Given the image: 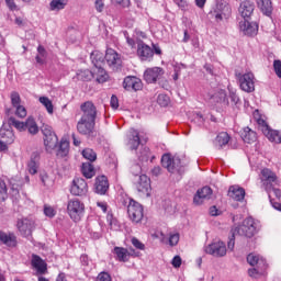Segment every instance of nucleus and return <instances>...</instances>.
<instances>
[{
  "instance_id": "4468645a",
  "label": "nucleus",
  "mask_w": 281,
  "mask_h": 281,
  "mask_svg": "<svg viewBox=\"0 0 281 281\" xmlns=\"http://www.w3.org/2000/svg\"><path fill=\"white\" fill-rule=\"evenodd\" d=\"M164 76V68L161 67H153V68H147L144 71V80L148 85H155L157 80H159Z\"/></svg>"
},
{
  "instance_id": "de8ad7c7",
  "label": "nucleus",
  "mask_w": 281,
  "mask_h": 281,
  "mask_svg": "<svg viewBox=\"0 0 281 281\" xmlns=\"http://www.w3.org/2000/svg\"><path fill=\"white\" fill-rule=\"evenodd\" d=\"M8 199V186L5 180L0 178V201H5Z\"/></svg>"
},
{
  "instance_id": "864d4df0",
  "label": "nucleus",
  "mask_w": 281,
  "mask_h": 281,
  "mask_svg": "<svg viewBox=\"0 0 281 281\" xmlns=\"http://www.w3.org/2000/svg\"><path fill=\"white\" fill-rule=\"evenodd\" d=\"M134 82H135V77H126L123 81L124 89H126L127 91H131V89H133Z\"/></svg>"
},
{
  "instance_id": "39448f33",
  "label": "nucleus",
  "mask_w": 281,
  "mask_h": 281,
  "mask_svg": "<svg viewBox=\"0 0 281 281\" xmlns=\"http://www.w3.org/2000/svg\"><path fill=\"white\" fill-rule=\"evenodd\" d=\"M67 214L75 223H78L85 216V203L78 199H71L67 203Z\"/></svg>"
},
{
  "instance_id": "37998d69",
  "label": "nucleus",
  "mask_w": 281,
  "mask_h": 281,
  "mask_svg": "<svg viewBox=\"0 0 281 281\" xmlns=\"http://www.w3.org/2000/svg\"><path fill=\"white\" fill-rule=\"evenodd\" d=\"M8 124L9 126H13L14 128H16V131H20L21 133L25 131V122L15 120L13 116L8 119Z\"/></svg>"
},
{
  "instance_id": "e2e57ef3",
  "label": "nucleus",
  "mask_w": 281,
  "mask_h": 281,
  "mask_svg": "<svg viewBox=\"0 0 281 281\" xmlns=\"http://www.w3.org/2000/svg\"><path fill=\"white\" fill-rule=\"evenodd\" d=\"M142 87H143L142 79L135 77L134 83L132 86V90L133 91H139V90H142Z\"/></svg>"
},
{
  "instance_id": "9b49d317",
  "label": "nucleus",
  "mask_w": 281,
  "mask_h": 281,
  "mask_svg": "<svg viewBox=\"0 0 281 281\" xmlns=\"http://www.w3.org/2000/svg\"><path fill=\"white\" fill-rule=\"evenodd\" d=\"M77 131L80 135L91 137L93 135V131H95V121L81 117L77 123Z\"/></svg>"
},
{
  "instance_id": "a19ab883",
  "label": "nucleus",
  "mask_w": 281,
  "mask_h": 281,
  "mask_svg": "<svg viewBox=\"0 0 281 281\" xmlns=\"http://www.w3.org/2000/svg\"><path fill=\"white\" fill-rule=\"evenodd\" d=\"M77 78H78V80L89 81V80H93V78H95V74H93V71H91L89 69L79 70L77 72Z\"/></svg>"
},
{
  "instance_id": "c85d7f7f",
  "label": "nucleus",
  "mask_w": 281,
  "mask_h": 281,
  "mask_svg": "<svg viewBox=\"0 0 281 281\" xmlns=\"http://www.w3.org/2000/svg\"><path fill=\"white\" fill-rule=\"evenodd\" d=\"M228 196L234 201H243L245 199V189L239 186H232L228 189Z\"/></svg>"
},
{
  "instance_id": "09e8293b",
  "label": "nucleus",
  "mask_w": 281,
  "mask_h": 281,
  "mask_svg": "<svg viewBox=\"0 0 281 281\" xmlns=\"http://www.w3.org/2000/svg\"><path fill=\"white\" fill-rule=\"evenodd\" d=\"M157 103L160 106H168V104H170V97L166 94H159L157 98Z\"/></svg>"
},
{
  "instance_id": "0eeeda50",
  "label": "nucleus",
  "mask_w": 281,
  "mask_h": 281,
  "mask_svg": "<svg viewBox=\"0 0 281 281\" xmlns=\"http://www.w3.org/2000/svg\"><path fill=\"white\" fill-rule=\"evenodd\" d=\"M204 251L213 258H223L227 256V246L223 241H213L204 247Z\"/></svg>"
},
{
  "instance_id": "5701e85b",
  "label": "nucleus",
  "mask_w": 281,
  "mask_h": 281,
  "mask_svg": "<svg viewBox=\"0 0 281 281\" xmlns=\"http://www.w3.org/2000/svg\"><path fill=\"white\" fill-rule=\"evenodd\" d=\"M247 262L250 267H257V269H268L267 260L260 255L249 254L247 256Z\"/></svg>"
},
{
  "instance_id": "dca6fc26",
  "label": "nucleus",
  "mask_w": 281,
  "mask_h": 281,
  "mask_svg": "<svg viewBox=\"0 0 281 281\" xmlns=\"http://www.w3.org/2000/svg\"><path fill=\"white\" fill-rule=\"evenodd\" d=\"M239 32H243L245 36H256L258 34V23L249 22L247 20L239 21Z\"/></svg>"
},
{
  "instance_id": "c756f323",
  "label": "nucleus",
  "mask_w": 281,
  "mask_h": 281,
  "mask_svg": "<svg viewBox=\"0 0 281 281\" xmlns=\"http://www.w3.org/2000/svg\"><path fill=\"white\" fill-rule=\"evenodd\" d=\"M241 138L246 144H254L258 139L256 132L249 127H245L241 132Z\"/></svg>"
},
{
  "instance_id": "680f3d73",
  "label": "nucleus",
  "mask_w": 281,
  "mask_h": 281,
  "mask_svg": "<svg viewBox=\"0 0 281 281\" xmlns=\"http://www.w3.org/2000/svg\"><path fill=\"white\" fill-rule=\"evenodd\" d=\"M273 69L278 78H281V60L280 59H276L273 61Z\"/></svg>"
},
{
  "instance_id": "338daca9",
  "label": "nucleus",
  "mask_w": 281,
  "mask_h": 281,
  "mask_svg": "<svg viewBox=\"0 0 281 281\" xmlns=\"http://www.w3.org/2000/svg\"><path fill=\"white\" fill-rule=\"evenodd\" d=\"M176 5L180 8V10H188V1L187 0H173Z\"/></svg>"
},
{
  "instance_id": "603ef678",
  "label": "nucleus",
  "mask_w": 281,
  "mask_h": 281,
  "mask_svg": "<svg viewBox=\"0 0 281 281\" xmlns=\"http://www.w3.org/2000/svg\"><path fill=\"white\" fill-rule=\"evenodd\" d=\"M14 109H15V115H16L18 117H21V119L27 117V110L25 109V106H23V105H18V106H15Z\"/></svg>"
},
{
  "instance_id": "6e6d98bb",
  "label": "nucleus",
  "mask_w": 281,
  "mask_h": 281,
  "mask_svg": "<svg viewBox=\"0 0 281 281\" xmlns=\"http://www.w3.org/2000/svg\"><path fill=\"white\" fill-rule=\"evenodd\" d=\"M29 172L30 175H36V172H38V164L35 160H30Z\"/></svg>"
},
{
  "instance_id": "cd10ccee",
  "label": "nucleus",
  "mask_w": 281,
  "mask_h": 281,
  "mask_svg": "<svg viewBox=\"0 0 281 281\" xmlns=\"http://www.w3.org/2000/svg\"><path fill=\"white\" fill-rule=\"evenodd\" d=\"M31 265L34 269H36L40 276L47 273V263L37 255L32 256Z\"/></svg>"
},
{
  "instance_id": "f8f14e48",
  "label": "nucleus",
  "mask_w": 281,
  "mask_h": 281,
  "mask_svg": "<svg viewBox=\"0 0 281 281\" xmlns=\"http://www.w3.org/2000/svg\"><path fill=\"white\" fill-rule=\"evenodd\" d=\"M105 60L113 71H117L122 67V57L112 48L106 49Z\"/></svg>"
},
{
  "instance_id": "7ed1b4c3",
  "label": "nucleus",
  "mask_w": 281,
  "mask_h": 281,
  "mask_svg": "<svg viewBox=\"0 0 281 281\" xmlns=\"http://www.w3.org/2000/svg\"><path fill=\"white\" fill-rule=\"evenodd\" d=\"M258 229V224L254 221L252 217H247L244 220L243 225L237 226L232 229L233 236H246L247 238H251L256 235Z\"/></svg>"
},
{
  "instance_id": "b1692460",
  "label": "nucleus",
  "mask_w": 281,
  "mask_h": 281,
  "mask_svg": "<svg viewBox=\"0 0 281 281\" xmlns=\"http://www.w3.org/2000/svg\"><path fill=\"white\" fill-rule=\"evenodd\" d=\"M276 181H278L276 172L267 168L261 170V182L266 186V190H269L271 183H276Z\"/></svg>"
},
{
  "instance_id": "49530a36",
  "label": "nucleus",
  "mask_w": 281,
  "mask_h": 281,
  "mask_svg": "<svg viewBox=\"0 0 281 281\" xmlns=\"http://www.w3.org/2000/svg\"><path fill=\"white\" fill-rule=\"evenodd\" d=\"M82 157H85V159H87L88 161H95V159H98V155L91 148L83 149Z\"/></svg>"
},
{
  "instance_id": "7c9ffc66",
  "label": "nucleus",
  "mask_w": 281,
  "mask_h": 281,
  "mask_svg": "<svg viewBox=\"0 0 281 281\" xmlns=\"http://www.w3.org/2000/svg\"><path fill=\"white\" fill-rule=\"evenodd\" d=\"M257 5L266 16H270L273 12V4L271 3V0H257Z\"/></svg>"
},
{
  "instance_id": "bb28decb",
  "label": "nucleus",
  "mask_w": 281,
  "mask_h": 281,
  "mask_svg": "<svg viewBox=\"0 0 281 281\" xmlns=\"http://www.w3.org/2000/svg\"><path fill=\"white\" fill-rule=\"evenodd\" d=\"M0 243L5 247L14 248L16 247V235L11 232H0Z\"/></svg>"
},
{
  "instance_id": "58836bf2",
  "label": "nucleus",
  "mask_w": 281,
  "mask_h": 281,
  "mask_svg": "<svg viewBox=\"0 0 281 281\" xmlns=\"http://www.w3.org/2000/svg\"><path fill=\"white\" fill-rule=\"evenodd\" d=\"M67 155H69V140L63 138L59 143L57 156L58 157H67Z\"/></svg>"
},
{
  "instance_id": "5fc2aeb1",
  "label": "nucleus",
  "mask_w": 281,
  "mask_h": 281,
  "mask_svg": "<svg viewBox=\"0 0 281 281\" xmlns=\"http://www.w3.org/2000/svg\"><path fill=\"white\" fill-rule=\"evenodd\" d=\"M11 104L13 108L21 105V95L19 92L11 93Z\"/></svg>"
},
{
  "instance_id": "c9c22d12",
  "label": "nucleus",
  "mask_w": 281,
  "mask_h": 281,
  "mask_svg": "<svg viewBox=\"0 0 281 281\" xmlns=\"http://www.w3.org/2000/svg\"><path fill=\"white\" fill-rule=\"evenodd\" d=\"M0 140L5 142V144H12L14 142V132L10 128H1Z\"/></svg>"
},
{
  "instance_id": "052dcab7",
  "label": "nucleus",
  "mask_w": 281,
  "mask_h": 281,
  "mask_svg": "<svg viewBox=\"0 0 281 281\" xmlns=\"http://www.w3.org/2000/svg\"><path fill=\"white\" fill-rule=\"evenodd\" d=\"M44 214L45 216H48V218H54V216H56V210L52 206H45Z\"/></svg>"
},
{
  "instance_id": "c03bdc74",
  "label": "nucleus",
  "mask_w": 281,
  "mask_h": 281,
  "mask_svg": "<svg viewBox=\"0 0 281 281\" xmlns=\"http://www.w3.org/2000/svg\"><path fill=\"white\" fill-rule=\"evenodd\" d=\"M47 58V50H45V47L40 45L37 47V56L35 57V60L38 65L45 64V59Z\"/></svg>"
},
{
  "instance_id": "20e7f679",
  "label": "nucleus",
  "mask_w": 281,
  "mask_h": 281,
  "mask_svg": "<svg viewBox=\"0 0 281 281\" xmlns=\"http://www.w3.org/2000/svg\"><path fill=\"white\" fill-rule=\"evenodd\" d=\"M127 216L134 225H139L144 221V206L133 199H127Z\"/></svg>"
},
{
  "instance_id": "9d476101",
  "label": "nucleus",
  "mask_w": 281,
  "mask_h": 281,
  "mask_svg": "<svg viewBox=\"0 0 281 281\" xmlns=\"http://www.w3.org/2000/svg\"><path fill=\"white\" fill-rule=\"evenodd\" d=\"M113 254L119 262H128L131 256H133L134 258H137V256H139V251H135V249L133 248L126 249L124 247H114Z\"/></svg>"
},
{
  "instance_id": "ddd939ff",
  "label": "nucleus",
  "mask_w": 281,
  "mask_h": 281,
  "mask_svg": "<svg viewBox=\"0 0 281 281\" xmlns=\"http://www.w3.org/2000/svg\"><path fill=\"white\" fill-rule=\"evenodd\" d=\"M81 109V119L83 120H90L92 122H95V117H98V109L91 101H87L80 106Z\"/></svg>"
},
{
  "instance_id": "f03ea898",
  "label": "nucleus",
  "mask_w": 281,
  "mask_h": 281,
  "mask_svg": "<svg viewBox=\"0 0 281 281\" xmlns=\"http://www.w3.org/2000/svg\"><path fill=\"white\" fill-rule=\"evenodd\" d=\"M254 117L257 120V124H259L261 132L269 142H272V144H281V133L279 131L271 130L265 119L260 116V112L258 110L254 112Z\"/></svg>"
},
{
  "instance_id": "f704fd0d",
  "label": "nucleus",
  "mask_w": 281,
  "mask_h": 281,
  "mask_svg": "<svg viewBox=\"0 0 281 281\" xmlns=\"http://www.w3.org/2000/svg\"><path fill=\"white\" fill-rule=\"evenodd\" d=\"M92 74H94V78L97 82H106L109 80V75L106 74V70L102 68V66L94 67Z\"/></svg>"
},
{
  "instance_id": "ea45409f",
  "label": "nucleus",
  "mask_w": 281,
  "mask_h": 281,
  "mask_svg": "<svg viewBox=\"0 0 281 281\" xmlns=\"http://www.w3.org/2000/svg\"><path fill=\"white\" fill-rule=\"evenodd\" d=\"M67 5V0H52L49 3V10L52 12H59V10H65Z\"/></svg>"
},
{
  "instance_id": "a211bd4d",
  "label": "nucleus",
  "mask_w": 281,
  "mask_h": 281,
  "mask_svg": "<svg viewBox=\"0 0 281 281\" xmlns=\"http://www.w3.org/2000/svg\"><path fill=\"white\" fill-rule=\"evenodd\" d=\"M227 100H228V104H225V106H232V109H240V97H238V92L236 90V88L232 87V85L227 86Z\"/></svg>"
},
{
  "instance_id": "aec40b11",
  "label": "nucleus",
  "mask_w": 281,
  "mask_h": 281,
  "mask_svg": "<svg viewBox=\"0 0 281 281\" xmlns=\"http://www.w3.org/2000/svg\"><path fill=\"white\" fill-rule=\"evenodd\" d=\"M212 199V188L204 187L196 191V194L193 198V203L195 205H203L204 201Z\"/></svg>"
},
{
  "instance_id": "2f4dec72",
  "label": "nucleus",
  "mask_w": 281,
  "mask_h": 281,
  "mask_svg": "<svg viewBox=\"0 0 281 281\" xmlns=\"http://www.w3.org/2000/svg\"><path fill=\"white\" fill-rule=\"evenodd\" d=\"M90 58L92 60V65L97 67H102L104 65L105 56L100 50H94L91 53Z\"/></svg>"
},
{
  "instance_id": "0e129e2a",
  "label": "nucleus",
  "mask_w": 281,
  "mask_h": 281,
  "mask_svg": "<svg viewBox=\"0 0 281 281\" xmlns=\"http://www.w3.org/2000/svg\"><path fill=\"white\" fill-rule=\"evenodd\" d=\"M95 281H111V274L109 272H101L98 274Z\"/></svg>"
},
{
  "instance_id": "4c0bfd02",
  "label": "nucleus",
  "mask_w": 281,
  "mask_h": 281,
  "mask_svg": "<svg viewBox=\"0 0 281 281\" xmlns=\"http://www.w3.org/2000/svg\"><path fill=\"white\" fill-rule=\"evenodd\" d=\"M81 172L86 179H92L95 176V169L91 162H83L81 167Z\"/></svg>"
},
{
  "instance_id": "79ce46f5",
  "label": "nucleus",
  "mask_w": 281,
  "mask_h": 281,
  "mask_svg": "<svg viewBox=\"0 0 281 281\" xmlns=\"http://www.w3.org/2000/svg\"><path fill=\"white\" fill-rule=\"evenodd\" d=\"M267 273V269H262V268H250L248 269V276L250 278H254L255 280H258V278H262V276H265Z\"/></svg>"
},
{
  "instance_id": "412c9836",
  "label": "nucleus",
  "mask_w": 281,
  "mask_h": 281,
  "mask_svg": "<svg viewBox=\"0 0 281 281\" xmlns=\"http://www.w3.org/2000/svg\"><path fill=\"white\" fill-rule=\"evenodd\" d=\"M211 102L215 106H225V104H229V99H227V92L223 89L215 91L211 95Z\"/></svg>"
},
{
  "instance_id": "a18cd8bd",
  "label": "nucleus",
  "mask_w": 281,
  "mask_h": 281,
  "mask_svg": "<svg viewBox=\"0 0 281 281\" xmlns=\"http://www.w3.org/2000/svg\"><path fill=\"white\" fill-rule=\"evenodd\" d=\"M40 102H41V104H43V106H45V109H46L47 113H49V115H52L54 113V104L52 103V100H49V98L41 97Z\"/></svg>"
},
{
  "instance_id": "a878e982",
  "label": "nucleus",
  "mask_w": 281,
  "mask_h": 281,
  "mask_svg": "<svg viewBox=\"0 0 281 281\" xmlns=\"http://www.w3.org/2000/svg\"><path fill=\"white\" fill-rule=\"evenodd\" d=\"M127 139V145L132 150H137V148H139V144H142V137L139 136V132H137L135 128H131L128 131Z\"/></svg>"
},
{
  "instance_id": "e433bc0d",
  "label": "nucleus",
  "mask_w": 281,
  "mask_h": 281,
  "mask_svg": "<svg viewBox=\"0 0 281 281\" xmlns=\"http://www.w3.org/2000/svg\"><path fill=\"white\" fill-rule=\"evenodd\" d=\"M214 144L218 148H223V146H227V144H229V134H227L226 132L220 133L216 136Z\"/></svg>"
},
{
  "instance_id": "bf43d9fd",
  "label": "nucleus",
  "mask_w": 281,
  "mask_h": 281,
  "mask_svg": "<svg viewBox=\"0 0 281 281\" xmlns=\"http://www.w3.org/2000/svg\"><path fill=\"white\" fill-rule=\"evenodd\" d=\"M194 124H198V126H203V123L205 122V119L203 117V114L200 112H196L193 117Z\"/></svg>"
},
{
  "instance_id": "1a4fd4ad",
  "label": "nucleus",
  "mask_w": 281,
  "mask_h": 281,
  "mask_svg": "<svg viewBox=\"0 0 281 281\" xmlns=\"http://www.w3.org/2000/svg\"><path fill=\"white\" fill-rule=\"evenodd\" d=\"M89 192V186L82 178H75L70 186V193L74 196H85Z\"/></svg>"
},
{
  "instance_id": "3c124183",
  "label": "nucleus",
  "mask_w": 281,
  "mask_h": 281,
  "mask_svg": "<svg viewBox=\"0 0 281 281\" xmlns=\"http://www.w3.org/2000/svg\"><path fill=\"white\" fill-rule=\"evenodd\" d=\"M42 133H43L44 137H52V135H56V133H54V130L52 128V126H49L47 124L42 125Z\"/></svg>"
},
{
  "instance_id": "69168bd1",
  "label": "nucleus",
  "mask_w": 281,
  "mask_h": 281,
  "mask_svg": "<svg viewBox=\"0 0 281 281\" xmlns=\"http://www.w3.org/2000/svg\"><path fill=\"white\" fill-rule=\"evenodd\" d=\"M94 8L97 12H104V0H95Z\"/></svg>"
},
{
  "instance_id": "6e6552de",
  "label": "nucleus",
  "mask_w": 281,
  "mask_h": 281,
  "mask_svg": "<svg viewBox=\"0 0 281 281\" xmlns=\"http://www.w3.org/2000/svg\"><path fill=\"white\" fill-rule=\"evenodd\" d=\"M239 87L246 93H254L256 91V77L252 72L238 75Z\"/></svg>"
},
{
  "instance_id": "4be33fe9",
  "label": "nucleus",
  "mask_w": 281,
  "mask_h": 281,
  "mask_svg": "<svg viewBox=\"0 0 281 281\" xmlns=\"http://www.w3.org/2000/svg\"><path fill=\"white\" fill-rule=\"evenodd\" d=\"M255 8L256 5L254 4V2L245 0L239 4L238 13L244 20H246L254 14Z\"/></svg>"
},
{
  "instance_id": "6ab92c4d",
  "label": "nucleus",
  "mask_w": 281,
  "mask_h": 281,
  "mask_svg": "<svg viewBox=\"0 0 281 281\" xmlns=\"http://www.w3.org/2000/svg\"><path fill=\"white\" fill-rule=\"evenodd\" d=\"M136 190L140 192V194L150 196V178L146 175L139 176L136 182Z\"/></svg>"
},
{
  "instance_id": "774afa93",
  "label": "nucleus",
  "mask_w": 281,
  "mask_h": 281,
  "mask_svg": "<svg viewBox=\"0 0 281 281\" xmlns=\"http://www.w3.org/2000/svg\"><path fill=\"white\" fill-rule=\"evenodd\" d=\"M181 257L180 256H175L171 260V265L172 267H175V269H179V267H181Z\"/></svg>"
},
{
  "instance_id": "8fccbe9b",
  "label": "nucleus",
  "mask_w": 281,
  "mask_h": 281,
  "mask_svg": "<svg viewBox=\"0 0 281 281\" xmlns=\"http://www.w3.org/2000/svg\"><path fill=\"white\" fill-rule=\"evenodd\" d=\"M138 159L140 161H148V159H150V149L148 147H144L140 150V155L138 156Z\"/></svg>"
},
{
  "instance_id": "4d7b16f0",
  "label": "nucleus",
  "mask_w": 281,
  "mask_h": 281,
  "mask_svg": "<svg viewBox=\"0 0 281 281\" xmlns=\"http://www.w3.org/2000/svg\"><path fill=\"white\" fill-rule=\"evenodd\" d=\"M132 245L133 247H135L136 249H139L140 251H144L146 249V246L144 245V243L139 241L137 237L132 238Z\"/></svg>"
},
{
  "instance_id": "2eb2a0df",
  "label": "nucleus",
  "mask_w": 281,
  "mask_h": 281,
  "mask_svg": "<svg viewBox=\"0 0 281 281\" xmlns=\"http://www.w3.org/2000/svg\"><path fill=\"white\" fill-rule=\"evenodd\" d=\"M16 227L21 236L27 237L32 236V231L34 229V220L32 218H22L16 223Z\"/></svg>"
},
{
  "instance_id": "13d9d810",
  "label": "nucleus",
  "mask_w": 281,
  "mask_h": 281,
  "mask_svg": "<svg viewBox=\"0 0 281 281\" xmlns=\"http://www.w3.org/2000/svg\"><path fill=\"white\" fill-rule=\"evenodd\" d=\"M169 245H170V247H175V246L179 245V234L178 233L170 234Z\"/></svg>"
},
{
  "instance_id": "423d86ee",
  "label": "nucleus",
  "mask_w": 281,
  "mask_h": 281,
  "mask_svg": "<svg viewBox=\"0 0 281 281\" xmlns=\"http://www.w3.org/2000/svg\"><path fill=\"white\" fill-rule=\"evenodd\" d=\"M211 14L214 16L217 23H221V21L229 19L232 15V8L229 4H227V2H217L213 8V11H211Z\"/></svg>"
},
{
  "instance_id": "473e14b6",
  "label": "nucleus",
  "mask_w": 281,
  "mask_h": 281,
  "mask_svg": "<svg viewBox=\"0 0 281 281\" xmlns=\"http://www.w3.org/2000/svg\"><path fill=\"white\" fill-rule=\"evenodd\" d=\"M44 146L47 153H52L58 146V136L52 135L44 137Z\"/></svg>"
},
{
  "instance_id": "72a5a7b5",
  "label": "nucleus",
  "mask_w": 281,
  "mask_h": 281,
  "mask_svg": "<svg viewBox=\"0 0 281 281\" xmlns=\"http://www.w3.org/2000/svg\"><path fill=\"white\" fill-rule=\"evenodd\" d=\"M25 131L30 133V135H37L38 133V124H36V121L34 117L29 116L25 121Z\"/></svg>"
},
{
  "instance_id": "f257e3e1",
  "label": "nucleus",
  "mask_w": 281,
  "mask_h": 281,
  "mask_svg": "<svg viewBox=\"0 0 281 281\" xmlns=\"http://www.w3.org/2000/svg\"><path fill=\"white\" fill-rule=\"evenodd\" d=\"M161 164L171 175H183L186 172V162H182L179 157H172L170 154L162 155Z\"/></svg>"
},
{
  "instance_id": "f3484780",
  "label": "nucleus",
  "mask_w": 281,
  "mask_h": 281,
  "mask_svg": "<svg viewBox=\"0 0 281 281\" xmlns=\"http://www.w3.org/2000/svg\"><path fill=\"white\" fill-rule=\"evenodd\" d=\"M137 56L140 58V60H147L150 63V60H153V56H155V52L144 42H139L137 45Z\"/></svg>"
},
{
  "instance_id": "393cba45",
  "label": "nucleus",
  "mask_w": 281,
  "mask_h": 281,
  "mask_svg": "<svg viewBox=\"0 0 281 281\" xmlns=\"http://www.w3.org/2000/svg\"><path fill=\"white\" fill-rule=\"evenodd\" d=\"M97 194H106L109 191V178L106 176H98L94 182Z\"/></svg>"
}]
</instances>
